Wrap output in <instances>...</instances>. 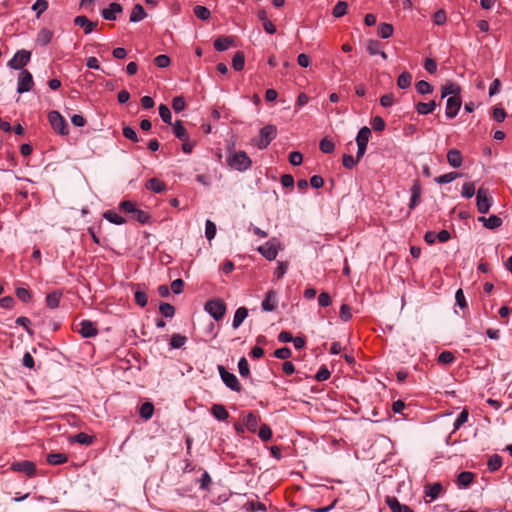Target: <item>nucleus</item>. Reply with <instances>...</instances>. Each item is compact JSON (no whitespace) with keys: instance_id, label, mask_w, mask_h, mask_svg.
Listing matches in <instances>:
<instances>
[{"instance_id":"obj_5","label":"nucleus","mask_w":512,"mask_h":512,"mask_svg":"<svg viewBox=\"0 0 512 512\" xmlns=\"http://www.w3.org/2000/svg\"><path fill=\"white\" fill-rule=\"evenodd\" d=\"M217 369L219 371L221 380L229 389L235 392H241L242 387L237 377L233 373L227 371L222 365H218Z\"/></svg>"},{"instance_id":"obj_33","label":"nucleus","mask_w":512,"mask_h":512,"mask_svg":"<svg viewBox=\"0 0 512 512\" xmlns=\"http://www.w3.org/2000/svg\"><path fill=\"white\" fill-rule=\"evenodd\" d=\"M474 478V474L472 472L464 471L461 472L457 477V484L460 487H467L469 486Z\"/></svg>"},{"instance_id":"obj_53","label":"nucleus","mask_w":512,"mask_h":512,"mask_svg":"<svg viewBox=\"0 0 512 512\" xmlns=\"http://www.w3.org/2000/svg\"><path fill=\"white\" fill-rule=\"evenodd\" d=\"M216 235V225L211 220H206L205 223V236L210 241L212 240Z\"/></svg>"},{"instance_id":"obj_12","label":"nucleus","mask_w":512,"mask_h":512,"mask_svg":"<svg viewBox=\"0 0 512 512\" xmlns=\"http://www.w3.org/2000/svg\"><path fill=\"white\" fill-rule=\"evenodd\" d=\"M78 332L84 338H92L98 334V329L96 328L95 323L92 321L82 320Z\"/></svg>"},{"instance_id":"obj_20","label":"nucleus","mask_w":512,"mask_h":512,"mask_svg":"<svg viewBox=\"0 0 512 512\" xmlns=\"http://www.w3.org/2000/svg\"><path fill=\"white\" fill-rule=\"evenodd\" d=\"M260 417L258 414L250 412L244 417V424L250 432H256Z\"/></svg>"},{"instance_id":"obj_10","label":"nucleus","mask_w":512,"mask_h":512,"mask_svg":"<svg viewBox=\"0 0 512 512\" xmlns=\"http://www.w3.org/2000/svg\"><path fill=\"white\" fill-rule=\"evenodd\" d=\"M11 469L16 472H22L25 475H27L28 477L34 476V474L36 472V466H35L34 462L28 461V460H23V461H18V462L12 463Z\"/></svg>"},{"instance_id":"obj_9","label":"nucleus","mask_w":512,"mask_h":512,"mask_svg":"<svg viewBox=\"0 0 512 512\" xmlns=\"http://www.w3.org/2000/svg\"><path fill=\"white\" fill-rule=\"evenodd\" d=\"M277 244H278V241L276 239H271L270 241L266 242L265 244L259 246L258 251L267 260H269V261L274 260L278 254Z\"/></svg>"},{"instance_id":"obj_15","label":"nucleus","mask_w":512,"mask_h":512,"mask_svg":"<svg viewBox=\"0 0 512 512\" xmlns=\"http://www.w3.org/2000/svg\"><path fill=\"white\" fill-rule=\"evenodd\" d=\"M391 512H413L407 505L401 504L394 496H388L385 500Z\"/></svg>"},{"instance_id":"obj_64","label":"nucleus","mask_w":512,"mask_h":512,"mask_svg":"<svg viewBox=\"0 0 512 512\" xmlns=\"http://www.w3.org/2000/svg\"><path fill=\"white\" fill-rule=\"evenodd\" d=\"M123 135L125 138H127L133 142L139 141L136 131L130 126H125L123 128Z\"/></svg>"},{"instance_id":"obj_16","label":"nucleus","mask_w":512,"mask_h":512,"mask_svg":"<svg viewBox=\"0 0 512 512\" xmlns=\"http://www.w3.org/2000/svg\"><path fill=\"white\" fill-rule=\"evenodd\" d=\"M447 161L453 168H459L462 165L463 157L458 149L452 148L447 152Z\"/></svg>"},{"instance_id":"obj_48","label":"nucleus","mask_w":512,"mask_h":512,"mask_svg":"<svg viewBox=\"0 0 512 512\" xmlns=\"http://www.w3.org/2000/svg\"><path fill=\"white\" fill-rule=\"evenodd\" d=\"M132 218L141 224H146L149 222L150 215L147 212L136 208L132 214Z\"/></svg>"},{"instance_id":"obj_21","label":"nucleus","mask_w":512,"mask_h":512,"mask_svg":"<svg viewBox=\"0 0 512 512\" xmlns=\"http://www.w3.org/2000/svg\"><path fill=\"white\" fill-rule=\"evenodd\" d=\"M461 92V88L458 84L453 82H448L444 86H442V98L447 96H459Z\"/></svg>"},{"instance_id":"obj_38","label":"nucleus","mask_w":512,"mask_h":512,"mask_svg":"<svg viewBox=\"0 0 512 512\" xmlns=\"http://www.w3.org/2000/svg\"><path fill=\"white\" fill-rule=\"evenodd\" d=\"M195 16L200 20H208L211 16L210 10L201 5H196L193 9Z\"/></svg>"},{"instance_id":"obj_14","label":"nucleus","mask_w":512,"mask_h":512,"mask_svg":"<svg viewBox=\"0 0 512 512\" xmlns=\"http://www.w3.org/2000/svg\"><path fill=\"white\" fill-rule=\"evenodd\" d=\"M214 48L219 51L223 52L229 49L230 47H233L235 45L234 37L232 36H220L217 39H215Z\"/></svg>"},{"instance_id":"obj_35","label":"nucleus","mask_w":512,"mask_h":512,"mask_svg":"<svg viewBox=\"0 0 512 512\" xmlns=\"http://www.w3.org/2000/svg\"><path fill=\"white\" fill-rule=\"evenodd\" d=\"M244 65H245V56H244L243 52H241V51L236 52L232 58L233 68L236 71H241V70H243Z\"/></svg>"},{"instance_id":"obj_61","label":"nucleus","mask_w":512,"mask_h":512,"mask_svg":"<svg viewBox=\"0 0 512 512\" xmlns=\"http://www.w3.org/2000/svg\"><path fill=\"white\" fill-rule=\"evenodd\" d=\"M135 302L140 306V307H145L147 305V302H148V296L146 294L145 291H136L135 292Z\"/></svg>"},{"instance_id":"obj_41","label":"nucleus","mask_w":512,"mask_h":512,"mask_svg":"<svg viewBox=\"0 0 512 512\" xmlns=\"http://www.w3.org/2000/svg\"><path fill=\"white\" fill-rule=\"evenodd\" d=\"M502 465V458L498 454L492 455L487 463L488 469L491 472L497 471Z\"/></svg>"},{"instance_id":"obj_27","label":"nucleus","mask_w":512,"mask_h":512,"mask_svg":"<svg viewBox=\"0 0 512 512\" xmlns=\"http://www.w3.org/2000/svg\"><path fill=\"white\" fill-rule=\"evenodd\" d=\"M62 292L59 290L49 293L46 297V305L48 308L55 309L59 306Z\"/></svg>"},{"instance_id":"obj_60","label":"nucleus","mask_w":512,"mask_h":512,"mask_svg":"<svg viewBox=\"0 0 512 512\" xmlns=\"http://www.w3.org/2000/svg\"><path fill=\"white\" fill-rule=\"evenodd\" d=\"M185 100L182 96H176L172 100V108L175 112H181L185 108Z\"/></svg>"},{"instance_id":"obj_19","label":"nucleus","mask_w":512,"mask_h":512,"mask_svg":"<svg viewBox=\"0 0 512 512\" xmlns=\"http://www.w3.org/2000/svg\"><path fill=\"white\" fill-rule=\"evenodd\" d=\"M74 24L76 26L82 27L85 34L91 33L96 26V23L90 21L86 16L83 15L77 16L74 19Z\"/></svg>"},{"instance_id":"obj_47","label":"nucleus","mask_w":512,"mask_h":512,"mask_svg":"<svg viewBox=\"0 0 512 512\" xmlns=\"http://www.w3.org/2000/svg\"><path fill=\"white\" fill-rule=\"evenodd\" d=\"M238 370H239V374L242 377H244V378L250 377V368H249L248 361L245 357L240 358V360L238 362Z\"/></svg>"},{"instance_id":"obj_58","label":"nucleus","mask_w":512,"mask_h":512,"mask_svg":"<svg viewBox=\"0 0 512 512\" xmlns=\"http://www.w3.org/2000/svg\"><path fill=\"white\" fill-rule=\"evenodd\" d=\"M359 161L360 160H357V157L354 158L353 156H351L349 154H344L343 158H342V164L347 169L354 168Z\"/></svg>"},{"instance_id":"obj_26","label":"nucleus","mask_w":512,"mask_h":512,"mask_svg":"<svg viewBox=\"0 0 512 512\" xmlns=\"http://www.w3.org/2000/svg\"><path fill=\"white\" fill-rule=\"evenodd\" d=\"M211 413L219 421H225L229 417L226 408L221 404H214L211 408Z\"/></svg>"},{"instance_id":"obj_39","label":"nucleus","mask_w":512,"mask_h":512,"mask_svg":"<svg viewBox=\"0 0 512 512\" xmlns=\"http://www.w3.org/2000/svg\"><path fill=\"white\" fill-rule=\"evenodd\" d=\"M371 131L368 127H362L356 137L357 144H368Z\"/></svg>"},{"instance_id":"obj_52","label":"nucleus","mask_w":512,"mask_h":512,"mask_svg":"<svg viewBox=\"0 0 512 512\" xmlns=\"http://www.w3.org/2000/svg\"><path fill=\"white\" fill-rule=\"evenodd\" d=\"M159 115L163 122H165L167 124H171V120H172L171 111L166 105L161 104L159 106Z\"/></svg>"},{"instance_id":"obj_13","label":"nucleus","mask_w":512,"mask_h":512,"mask_svg":"<svg viewBox=\"0 0 512 512\" xmlns=\"http://www.w3.org/2000/svg\"><path fill=\"white\" fill-rule=\"evenodd\" d=\"M122 10V6L119 3L112 2L101 11V15L105 20H116L117 14L121 13Z\"/></svg>"},{"instance_id":"obj_29","label":"nucleus","mask_w":512,"mask_h":512,"mask_svg":"<svg viewBox=\"0 0 512 512\" xmlns=\"http://www.w3.org/2000/svg\"><path fill=\"white\" fill-rule=\"evenodd\" d=\"M46 461L50 465H60L68 461V457L64 453H50L46 457Z\"/></svg>"},{"instance_id":"obj_30","label":"nucleus","mask_w":512,"mask_h":512,"mask_svg":"<svg viewBox=\"0 0 512 512\" xmlns=\"http://www.w3.org/2000/svg\"><path fill=\"white\" fill-rule=\"evenodd\" d=\"M146 17V13L144 11V8L140 4L134 5L131 11L130 15V21L131 22H139L143 20Z\"/></svg>"},{"instance_id":"obj_43","label":"nucleus","mask_w":512,"mask_h":512,"mask_svg":"<svg viewBox=\"0 0 512 512\" xmlns=\"http://www.w3.org/2000/svg\"><path fill=\"white\" fill-rule=\"evenodd\" d=\"M393 26L388 23H381L378 27V34L381 38L387 39L393 34Z\"/></svg>"},{"instance_id":"obj_55","label":"nucleus","mask_w":512,"mask_h":512,"mask_svg":"<svg viewBox=\"0 0 512 512\" xmlns=\"http://www.w3.org/2000/svg\"><path fill=\"white\" fill-rule=\"evenodd\" d=\"M454 360H455V356L450 351H443L438 356V362L440 364H444V365L451 364Z\"/></svg>"},{"instance_id":"obj_57","label":"nucleus","mask_w":512,"mask_h":512,"mask_svg":"<svg viewBox=\"0 0 512 512\" xmlns=\"http://www.w3.org/2000/svg\"><path fill=\"white\" fill-rule=\"evenodd\" d=\"M154 63L159 68H166L170 65L171 60H170L169 56H167L165 54H161V55H158L157 57H155Z\"/></svg>"},{"instance_id":"obj_34","label":"nucleus","mask_w":512,"mask_h":512,"mask_svg":"<svg viewBox=\"0 0 512 512\" xmlns=\"http://www.w3.org/2000/svg\"><path fill=\"white\" fill-rule=\"evenodd\" d=\"M411 81H412V75L409 72L405 71L399 75V77L397 79V86L400 89H407L410 87Z\"/></svg>"},{"instance_id":"obj_31","label":"nucleus","mask_w":512,"mask_h":512,"mask_svg":"<svg viewBox=\"0 0 512 512\" xmlns=\"http://www.w3.org/2000/svg\"><path fill=\"white\" fill-rule=\"evenodd\" d=\"M103 217L108 220L110 223L116 224V225H122L126 222V220L116 213L115 211L108 210L104 212Z\"/></svg>"},{"instance_id":"obj_62","label":"nucleus","mask_w":512,"mask_h":512,"mask_svg":"<svg viewBox=\"0 0 512 512\" xmlns=\"http://www.w3.org/2000/svg\"><path fill=\"white\" fill-rule=\"evenodd\" d=\"M371 125H372V128L375 131H378V132L383 131L385 129V126H386L385 121L380 116H375L372 119Z\"/></svg>"},{"instance_id":"obj_8","label":"nucleus","mask_w":512,"mask_h":512,"mask_svg":"<svg viewBox=\"0 0 512 512\" xmlns=\"http://www.w3.org/2000/svg\"><path fill=\"white\" fill-rule=\"evenodd\" d=\"M31 53L27 50H19L14 57L8 62V66L12 69L22 70L30 61Z\"/></svg>"},{"instance_id":"obj_36","label":"nucleus","mask_w":512,"mask_h":512,"mask_svg":"<svg viewBox=\"0 0 512 512\" xmlns=\"http://www.w3.org/2000/svg\"><path fill=\"white\" fill-rule=\"evenodd\" d=\"M187 341V338L179 333H174L170 339V347L172 349L181 348Z\"/></svg>"},{"instance_id":"obj_7","label":"nucleus","mask_w":512,"mask_h":512,"mask_svg":"<svg viewBox=\"0 0 512 512\" xmlns=\"http://www.w3.org/2000/svg\"><path fill=\"white\" fill-rule=\"evenodd\" d=\"M33 84L32 74L28 70L22 69L18 75L17 92L20 94L29 92Z\"/></svg>"},{"instance_id":"obj_1","label":"nucleus","mask_w":512,"mask_h":512,"mask_svg":"<svg viewBox=\"0 0 512 512\" xmlns=\"http://www.w3.org/2000/svg\"><path fill=\"white\" fill-rule=\"evenodd\" d=\"M226 161L229 167L240 172H244L252 166V160L245 151L230 153Z\"/></svg>"},{"instance_id":"obj_3","label":"nucleus","mask_w":512,"mask_h":512,"mask_svg":"<svg viewBox=\"0 0 512 512\" xmlns=\"http://www.w3.org/2000/svg\"><path fill=\"white\" fill-rule=\"evenodd\" d=\"M205 311L216 321L221 320L226 312V305L220 299L209 300L205 304Z\"/></svg>"},{"instance_id":"obj_46","label":"nucleus","mask_w":512,"mask_h":512,"mask_svg":"<svg viewBox=\"0 0 512 512\" xmlns=\"http://www.w3.org/2000/svg\"><path fill=\"white\" fill-rule=\"evenodd\" d=\"M73 441L83 445H90L93 443L94 437L84 432H80L73 437Z\"/></svg>"},{"instance_id":"obj_18","label":"nucleus","mask_w":512,"mask_h":512,"mask_svg":"<svg viewBox=\"0 0 512 512\" xmlns=\"http://www.w3.org/2000/svg\"><path fill=\"white\" fill-rule=\"evenodd\" d=\"M410 192H411V198H410L409 208L414 209L420 202V198H421V185H420L419 181H414V183L410 189Z\"/></svg>"},{"instance_id":"obj_40","label":"nucleus","mask_w":512,"mask_h":512,"mask_svg":"<svg viewBox=\"0 0 512 512\" xmlns=\"http://www.w3.org/2000/svg\"><path fill=\"white\" fill-rule=\"evenodd\" d=\"M348 4L345 1H339L333 8L332 14L335 18H340L347 13Z\"/></svg>"},{"instance_id":"obj_4","label":"nucleus","mask_w":512,"mask_h":512,"mask_svg":"<svg viewBox=\"0 0 512 512\" xmlns=\"http://www.w3.org/2000/svg\"><path fill=\"white\" fill-rule=\"evenodd\" d=\"M48 120L55 132L63 136L68 135V125L63 116L58 111L53 110L49 112Z\"/></svg>"},{"instance_id":"obj_23","label":"nucleus","mask_w":512,"mask_h":512,"mask_svg":"<svg viewBox=\"0 0 512 512\" xmlns=\"http://www.w3.org/2000/svg\"><path fill=\"white\" fill-rule=\"evenodd\" d=\"M146 188L155 193H162L166 190V184L158 178H150L146 183Z\"/></svg>"},{"instance_id":"obj_32","label":"nucleus","mask_w":512,"mask_h":512,"mask_svg":"<svg viewBox=\"0 0 512 512\" xmlns=\"http://www.w3.org/2000/svg\"><path fill=\"white\" fill-rule=\"evenodd\" d=\"M154 413V406L151 402H144L139 409V414L144 420H149Z\"/></svg>"},{"instance_id":"obj_56","label":"nucleus","mask_w":512,"mask_h":512,"mask_svg":"<svg viewBox=\"0 0 512 512\" xmlns=\"http://www.w3.org/2000/svg\"><path fill=\"white\" fill-rule=\"evenodd\" d=\"M381 50V43L377 40H369L367 42V51L370 55H378Z\"/></svg>"},{"instance_id":"obj_50","label":"nucleus","mask_w":512,"mask_h":512,"mask_svg":"<svg viewBox=\"0 0 512 512\" xmlns=\"http://www.w3.org/2000/svg\"><path fill=\"white\" fill-rule=\"evenodd\" d=\"M48 8V2L46 0H36L32 5V10L36 11V17L39 18L41 14Z\"/></svg>"},{"instance_id":"obj_45","label":"nucleus","mask_w":512,"mask_h":512,"mask_svg":"<svg viewBox=\"0 0 512 512\" xmlns=\"http://www.w3.org/2000/svg\"><path fill=\"white\" fill-rule=\"evenodd\" d=\"M441 491L442 485L440 483H434L426 489L425 494L431 499H436L440 495Z\"/></svg>"},{"instance_id":"obj_63","label":"nucleus","mask_w":512,"mask_h":512,"mask_svg":"<svg viewBox=\"0 0 512 512\" xmlns=\"http://www.w3.org/2000/svg\"><path fill=\"white\" fill-rule=\"evenodd\" d=\"M331 373L326 366H321L315 375V379L319 382L329 379Z\"/></svg>"},{"instance_id":"obj_51","label":"nucleus","mask_w":512,"mask_h":512,"mask_svg":"<svg viewBox=\"0 0 512 512\" xmlns=\"http://www.w3.org/2000/svg\"><path fill=\"white\" fill-rule=\"evenodd\" d=\"M159 310L164 317L172 318L175 314V308L169 303H161Z\"/></svg>"},{"instance_id":"obj_42","label":"nucleus","mask_w":512,"mask_h":512,"mask_svg":"<svg viewBox=\"0 0 512 512\" xmlns=\"http://www.w3.org/2000/svg\"><path fill=\"white\" fill-rule=\"evenodd\" d=\"M460 176L457 172H449L435 178V182L438 184H447L454 181Z\"/></svg>"},{"instance_id":"obj_59","label":"nucleus","mask_w":512,"mask_h":512,"mask_svg":"<svg viewBox=\"0 0 512 512\" xmlns=\"http://www.w3.org/2000/svg\"><path fill=\"white\" fill-rule=\"evenodd\" d=\"M258 436L262 441H268L272 437V431L266 424L262 425L259 429Z\"/></svg>"},{"instance_id":"obj_44","label":"nucleus","mask_w":512,"mask_h":512,"mask_svg":"<svg viewBox=\"0 0 512 512\" xmlns=\"http://www.w3.org/2000/svg\"><path fill=\"white\" fill-rule=\"evenodd\" d=\"M416 91L419 94H429L433 91V86L425 80H420L415 85Z\"/></svg>"},{"instance_id":"obj_22","label":"nucleus","mask_w":512,"mask_h":512,"mask_svg":"<svg viewBox=\"0 0 512 512\" xmlns=\"http://www.w3.org/2000/svg\"><path fill=\"white\" fill-rule=\"evenodd\" d=\"M478 221L483 222L488 229H495L502 225V219L496 215H491L488 218L482 216L478 218Z\"/></svg>"},{"instance_id":"obj_25","label":"nucleus","mask_w":512,"mask_h":512,"mask_svg":"<svg viewBox=\"0 0 512 512\" xmlns=\"http://www.w3.org/2000/svg\"><path fill=\"white\" fill-rule=\"evenodd\" d=\"M247 316H248L247 308L239 307L234 314V318L232 321V327L234 329H237L243 323V321L246 319Z\"/></svg>"},{"instance_id":"obj_2","label":"nucleus","mask_w":512,"mask_h":512,"mask_svg":"<svg viewBox=\"0 0 512 512\" xmlns=\"http://www.w3.org/2000/svg\"><path fill=\"white\" fill-rule=\"evenodd\" d=\"M277 136V128L275 125L268 124L261 128L259 137L253 142L255 145L263 150L266 149L269 144L274 140Z\"/></svg>"},{"instance_id":"obj_54","label":"nucleus","mask_w":512,"mask_h":512,"mask_svg":"<svg viewBox=\"0 0 512 512\" xmlns=\"http://www.w3.org/2000/svg\"><path fill=\"white\" fill-rule=\"evenodd\" d=\"M319 147L323 153H332L335 149L334 143L328 138H323L320 141Z\"/></svg>"},{"instance_id":"obj_6","label":"nucleus","mask_w":512,"mask_h":512,"mask_svg":"<svg viewBox=\"0 0 512 512\" xmlns=\"http://www.w3.org/2000/svg\"><path fill=\"white\" fill-rule=\"evenodd\" d=\"M492 201H493L492 197L489 196L487 189L482 188V187L478 189L477 195H476V205H477V210L481 214L488 213V211L492 205Z\"/></svg>"},{"instance_id":"obj_37","label":"nucleus","mask_w":512,"mask_h":512,"mask_svg":"<svg viewBox=\"0 0 512 512\" xmlns=\"http://www.w3.org/2000/svg\"><path fill=\"white\" fill-rule=\"evenodd\" d=\"M174 135L181 141L188 140L187 131L182 125L181 121H177L173 126Z\"/></svg>"},{"instance_id":"obj_49","label":"nucleus","mask_w":512,"mask_h":512,"mask_svg":"<svg viewBox=\"0 0 512 512\" xmlns=\"http://www.w3.org/2000/svg\"><path fill=\"white\" fill-rule=\"evenodd\" d=\"M475 194V184L474 182H466L462 186L461 195L464 198H471Z\"/></svg>"},{"instance_id":"obj_17","label":"nucleus","mask_w":512,"mask_h":512,"mask_svg":"<svg viewBox=\"0 0 512 512\" xmlns=\"http://www.w3.org/2000/svg\"><path fill=\"white\" fill-rule=\"evenodd\" d=\"M276 292L274 290H269L266 293L265 299L262 301V309L263 311L270 312L275 310L276 308Z\"/></svg>"},{"instance_id":"obj_11","label":"nucleus","mask_w":512,"mask_h":512,"mask_svg":"<svg viewBox=\"0 0 512 512\" xmlns=\"http://www.w3.org/2000/svg\"><path fill=\"white\" fill-rule=\"evenodd\" d=\"M461 98L459 96H451L446 101V117L452 119L456 117L461 108Z\"/></svg>"},{"instance_id":"obj_28","label":"nucleus","mask_w":512,"mask_h":512,"mask_svg":"<svg viewBox=\"0 0 512 512\" xmlns=\"http://www.w3.org/2000/svg\"><path fill=\"white\" fill-rule=\"evenodd\" d=\"M52 37L53 33L51 30L42 28L37 34L36 42L41 46H45L50 43Z\"/></svg>"},{"instance_id":"obj_24","label":"nucleus","mask_w":512,"mask_h":512,"mask_svg":"<svg viewBox=\"0 0 512 512\" xmlns=\"http://www.w3.org/2000/svg\"><path fill=\"white\" fill-rule=\"evenodd\" d=\"M436 108V102L434 100L429 101L427 103L418 102L415 106V109L420 115H428L432 113Z\"/></svg>"}]
</instances>
